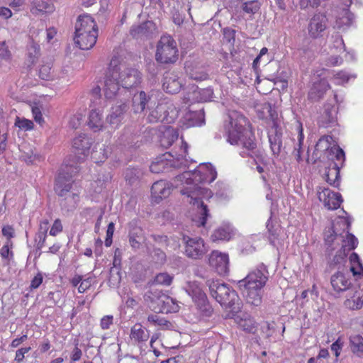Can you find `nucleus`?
Masks as SVG:
<instances>
[{
  "label": "nucleus",
  "instance_id": "nucleus-1",
  "mask_svg": "<svg viewBox=\"0 0 363 363\" xmlns=\"http://www.w3.org/2000/svg\"><path fill=\"white\" fill-rule=\"evenodd\" d=\"M216 177L217 172L211 164H201L194 171H185L174 180L175 187L179 189L183 201L197 206L199 218L193 221L198 226H204L208 216L207 206L201 200L212 196L210 189L202 188L199 184L211 183Z\"/></svg>",
  "mask_w": 363,
  "mask_h": 363
},
{
  "label": "nucleus",
  "instance_id": "nucleus-2",
  "mask_svg": "<svg viewBox=\"0 0 363 363\" xmlns=\"http://www.w3.org/2000/svg\"><path fill=\"white\" fill-rule=\"evenodd\" d=\"M158 101V91L147 93L141 91L133 97V110L135 113L148 111L147 120L150 123L162 122L172 123L178 117L179 110L174 104L166 99Z\"/></svg>",
  "mask_w": 363,
  "mask_h": 363
},
{
  "label": "nucleus",
  "instance_id": "nucleus-3",
  "mask_svg": "<svg viewBox=\"0 0 363 363\" xmlns=\"http://www.w3.org/2000/svg\"><path fill=\"white\" fill-rule=\"evenodd\" d=\"M350 225L349 218L340 217L331 228L325 231L324 240L327 249L333 251L340 247L331 261L333 266L344 265L348 252L357 246V239L349 233Z\"/></svg>",
  "mask_w": 363,
  "mask_h": 363
},
{
  "label": "nucleus",
  "instance_id": "nucleus-4",
  "mask_svg": "<svg viewBox=\"0 0 363 363\" xmlns=\"http://www.w3.org/2000/svg\"><path fill=\"white\" fill-rule=\"evenodd\" d=\"M229 121L225 125L228 133V142L233 145L242 147L240 155L242 157L257 156V145L255 138L247 127L248 122L245 117L237 111H231L228 115Z\"/></svg>",
  "mask_w": 363,
  "mask_h": 363
},
{
  "label": "nucleus",
  "instance_id": "nucleus-5",
  "mask_svg": "<svg viewBox=\"0 0 363 363\" xmlns=\"http://www.w3.org/2000/svg\"><path fill=\"white\" fill-rule=\"evenodd\" d=\"M268 279V271L264 264L250 272L238 286L247 302L258 306L262 302V289Z\"/></svg>",
  "mask_w": 363,
  "mask_h": 363
},
{
  "label": "nucleus",
  "instance_id": "nucleus-6",
  "mask_svg": "<svg viewBox=\"0 0 363 363\" xmlns=\"http://www.w3.org/2000/svg\"><path fill=\"white\" fill-rule=\"evenodd\" d=\"M97 37V25L92 16L80 15L75 23L74 44L81 50H88L94 46Z\"/></svg>",
  "mask_w": 363,
  "mask_h": 363
},
{
  "label": "nucleus",
  "instance_id": "nucleus-7",
  "mask_svg": "<svg viewBox=\"0 0 363 363\" xmlns=\"http://www.w3.org/2000/svg\"><path fill=\"white\" fill-rule=\"evenodd\" d=\"M206 284L209 288L211 296L223 308L229 311L228 316L233 317L240 310L239 297L235 291L228 285L218 280L208 279Z\"/></svg>",
  "mask_w": 363,
  "mask_h": 363
},
{
  "label": "nucleus",
  "instance_id": "nucleus-8",
  "mask_svg": "<svg viewBox=\"0 0 363 363\" xmlns=\"http://www.w3.org/2000/svg\"><path fill=\"white\" fill-rule=\"evenodd\" d=\"M188 145L186 143L182 141L181 147V154L177 157H174L169 153H165L155 162H153L150 169L153 173H160L168 172L171 167L181 168L186 166L187 160L184 158L187 152Z\"/></svg>",
  "mask_w": 363,
  "mask_h": 363
},
{
  "label": "nucleus",
  "instance_id": "nucleus-9",
  "mask_svg": "<svg viewBox=\"0 0 363 363\" xmlns=\"http://www.w3.org/2000/svg\"><path fill=\"white\" fill-rule=\"evenodd\" d=\"M65 169L62 171L56 179L55 191L60 196H65V201L69 208H73L77 206L79 201V194L78 191H70L73 179L72 176H65Z\"/></svg>",
  "mask_w": 363,
  "mask_h": 363
},
{
  "label": "nucleus",
  "instance_id": "nucleus-10",
  "mask_svg": "<svg viewBox=\"0 0 363 363\" xmlns=\"http://www.w3.org/2000/svg\"><path fill=\"white\" fill-rule=\"evenodd\" d=\"M176 41L170 35H162L157 43L155 57L161 63H174L178 58Z\"/></svg>",
  "mask_w": 363,
  "mask_h": 363
},
{
  "label": "nucleus",
  "instance_id": "nucleus-11",
  "mask_svg": "<svg viewBox=\"0 0 363 363\" xmlns=\"http://www.w3.org/2000/svg\"><path fill=\"white\" fill-rule=\"evenodd\" d=\"M115 61L114 69H116L120 74L119 81L121 86L124 89H128L138 86L141 82V74L135 68H127L122 64H118L116 60Z\"/></svg>",
  "mask_w": 363,
  "mask_h": 363
},
{
  "label": "nucleus",
  "instance_id": "nucleus-12",
  "mask_svg": "<svg viewBox=\"0 0 363 363\" xmlns=\"http://www.w3.org/2000/svg\"><path fill=\"white\" fill-rule=\"evenodd\" d=\"M328 71L325 69L317 70L312 77V86L308 92V97L313 101L321 99L325 92L330 88L325 79Z\"/></svg>",
  "mask_w": 363,
  "mask_h": 363
},
{
  "label": "nucleus",
  "instance_id": "nucleus-13",
  "mask_svg": "<svg viewBox=\"0 0 363 363\" xmlns=\"http://www.w3.org/2000/svg\"><path fill=\"white\" fill-rule=\"evenodd\" d=\"M115 61H111L104 78V92L106 98H114L121 89L119 72L114 69Z\"/></svg>",
  "mask_w": 363,
  "mask_h": 363
},
{
  "label": "nucleus",
  "instance_id": "nucleus-14",
  "mask_svg": "<svg viewBox=\"0 0 363 363\" xmlns=\"http://www.w3.org/2000/svg\"><path fill=\"white\" fill-rule=\"evenodd\" d=\"M183 239L185 243L184 253L189 258L200 259L208 250L204 240L201 238L184 236Z\"/></svg>",
  "mask_w": 363,
  "mask_h": 363
},
{
  "label": "nucleus",
  "instance_id": "nucleus-15",
  "mask_svg": "<svg viewBox=\"0 0 363 363\" xmlns=\"http://www.w3.org/2000/svg\"><path fill=\"white\" fill-rule=\"evenodd\" d=\"M183 288L200 310L208 311L207 296L196 281H187Z\"/></svg>",
  "mask_w": 363,
  "mask_h": 363
},
{
  "label": "nucleus",
  "instance_id": "nucleus-16",
  "mask_svg": "<svg viewBox=\"0 0 363 363\" xmlns=\"http://www.w3.org/2000/svg\"><path fill=\"white\" fill-rule=\"evenodd\" d=\"M208 263L220 275H225L229 271V257L225 252L212 251L208 257Z\"/></svg>",
  "mask_w": 363,
  "mask_h": 363
},
{
  "label": "nucleus",
  "instance_id": "nucleus-17",
  "mask_svg": "<svg viewBox=\"0 0 363 363\" xmlns=\"http://www.w3.org/2000/svg\"><path fill=\"white\" fill-rule=\"evenodd\" d=\"M318 199L324 206L330 210H335L340 207L342 199L339 193H335L328 188L320 187L318 190Z\"/></svg>",
  "mask_w": 363,
  "mask_h": 363
},
{
  "label": "nucleus",
  "instance_id": "nucleus-18",
  "mask_svg": "<svg viewBox=\"0 0 363 363\" xmlns=\"http://www.w3.org/2000/svg\"><path fill=\"white\" fill-rule=\"evenodd\" d=\"M342 8L337 11L335 16V27L339 29H346L350 27L353 22L354 16L349 11V7L352 4V0H340Z\"/></svg>",
  "mask_w": 363,
  "mask_h": 363
},
{
  "label": "nucleus",
  "instance_id": "nucleus-19",
  "mask_svg": "<svg viewBox=\"0 0 363 363\" xmlns=\"http://www.w3.org/2000/svg\"><path fill=\"white\" fill-rule=\"evenodd\" d=\"M328 18L324 13H315L310 20L308 26V35L313 38H317L326 29Z\"/></svg>",
  "mask_w": 363,
  "mask_h": 363
},
{
  "label": "nucleus",
  "instance_id": "nucleus-20",
  "mask_svg": "<svg viewBox=\"0 0 363 363\" xmlns=\"http://www.w3.org/2000/svg\"><path fill=\"white\" fill-rule=\"evenodd\" d=\"M91 145V140L85 134H80L74 138L72 147L74 149L75 153L79 155L78 162L83 160L89 154Z\"/></svg>",
  "mask_w": 363,
  "mask_h": 363
},
{
  "label": "nucleus",
  "instance_id": "nucleus-21",
  "mask_svg": "<svg viewBox=\"0 0 363 363\" xmlns=\"http://www.w3.org/2000/svg\"><path fill=\"white\" fill-rule=\"evenodd\" d=\"M213 91L211 88L198 89H194L192 92L187 94L183 99L184 104L193 102H206L213 98Z\"/></svg>",
  "mask_w": 363,
  "mask_h": 363
},
{
  "label": "nucleus",
  "instance_id": "nucleus-22",
  "mask_svg": "<svg viewBox=\"0 0 363 363\" xmlns=\"http://www.w3.org/2000/svg\"><path fill=\"white\" fill-rule=\"evenodd\" d=\"M173 184H169L165 180H160L155 182L152 186V200L159 203L162 199L167 198L171 193Z\"/></svg>",
  "mask_w": 363,
  "mask_h": 363
},
{
  "label": "nucleus",
  "instance_id": "nucleus-23",
  "mask_svg": "<svg viewBox=\"0 0 363 363\" xmlns=\"http://www.w3.org/2000/svg\"><path fill=\"white\" fill-rule=\"evenodd\" d=\"M330 283L335 291H346L352 285L350 273L337 272L331 277Z\"/></svg>",
  "mask_w": 363,
  "mask_h": 363
},
{
  "label": "nucleus",
  "instance_id": "nucleus-24",
  "mask_svg": "<svg viewBox=\"0 0 363 363\" xmlns=\"http://www.w3.org/2000/svg\"><path fill=\"white\" fill-rule=\"evenodd\" d=\"M42 31V29L40 30L38 28H35V27H32L30 30V41L28 45V57L30 63H34L35 61L40 56V46L35 40L39 35L40 32Z\"/></svg>",
  "mask_w": 363,
  "mask_h": 363
},
{
  "label": "nucleus",
  "instance_id": "nucleus-25",
  "mask_svg": "<svg viewBox=\"0 0 363 363\" xmlns=\"http://www.w3.org/2000/svg\"><path fill=\"white\" fill-rule=\"evenodd\" d=\"M182 86V81L174 72H167L163 78L162 87L167 92L172 94L178 93Z\"/></svg>",
  "mask_w": 363,
  "mask_h": 363
},
{
  "label": "nucleus",
  "instance_id": "nucleus-26",
  "mask_svg": "<svg viewBox=\"0 0 363 363\" xmlns=\"http://www.w3.org/2000/svg\"><path fill=\"white\" fill-rule=\"evenodd\" d=\"M235 233V230L230 223H223L216 228L211 235L213 242L228 241Z\"/></svg>",
  "mask_w": 363,
  "mask_h": 363
},
{
  "label": "nucleus",
  "instance_id": "nucleus-27",
  "mask_svg": "<svg viewBox=\"0 0 363 363\" xmlns=\"http://www.w3.org/2000/svg\"><path fill=\"white\" fill-rule=\"evenodd\" d=\"M282 130L281 128L274 124L269 130L268 138L272 152L274 155H278L282 146Z\"/></svg>",
  "mask_w": 363,
  "mask_h": 363
},
{
  "label": "nucleus",
  "instance_id": "nucleus-28",
  "mask_svg": "<svg viewBox=\"0 0 363 363\" xmlns=\"http://www.w3.org/2000/svg\"><path fill=\"white\" fill-rule=\"evenodd\" d=\"M179 309V306L176 300L167 295L162 296L159 306H153V311L156 313H176Z\"/></svg>",
  "mask_w": 363,
  "mask_h": 363
},
{
  "label": "nucleus",
  "instance_id": "nucleus-29",
  "mask_svg": "<svg viewBox=\"0 0 363 363\" xmlns=\"http://www.w3.org/2000/svg\"><path fill=\"white\" fill-rule=\"evenodd\" d=\"M126 109L125 104H121L112 107L111 113L107 117V121L113 128H117L120 125Z\"/></svg>",
  "mask_w": 363,
  "mask_h": 363
},
{
  "label": "nucleus",
  "instance_id": "nucleus-30",
  "mask_svg": "<svg viewBox=\"0 0 363 363\" xmlns=\"http://www.w3.org/2000/svg\"><path fill=\"white\" fill-rule=\"evenodd\" d=\"M345 306L350 310H358L363 306V285L355 289L352 296L345 301Z\"/></svg>",
  "mask_w": 363,
  "mask_h": 363
},
{
  "label": "nucleus",
  "instance_id": "nucleus-31",
  "mask_svg": "<svg viewBox=\"0 0 363 363\" xmlns=\"http://www.w3.org/2000/svg\"><path fill=\"white\" fill-rule=\"evenodd\" d=\"M150 337L149 332L139 323L135 324L130 329V338L135 343L145 342Z\"/></svg>",
  "mask_w": 363,
  "mask_h": 363
},
{
  "label": "nucleus",
  "instance_id": "nucleus-32",
  "mask_svg": "<svg viewBox=\"0 0 363 363\" xmlns=\"http://www.w3.org/2000/svg\"><path fill=\"white\" fill-rule=\"evenodd\" d=\"M179 137L178 131L171 126H167L160 135L161 145L165 148L170 147Z\"/></svg>",
  "mask_w": 363,
  "mask_h": 363
},
{
  "label": "nucleus",
  "instance_id": "nucleus-33",
  "mask_svg": "<svg viewBox=\"0 0 363 363\" xmlns=\"http://www.w3.org/2000/svg\"><path fill=\"white\" fill-rule=\"evenodd\" d=\"M103 116L101 110L99 108H91L89 116V126L94 131L100 130L103 127Z\"/></svg>",
  "mask_w": 363,
  "mask_h": 363
},
{
  "label": "nucleus",
  "instance_id": "nucleus-34",
  "mask_svg": "<svg viewBox=\"0 0 363 363\" xmlns=\"http://www.w3.org/2000/svg\"><path fill=\"white\" fill-rule=\"evenodd\" d=\"M267 228L269 233V239L270 243L273 246L277 247H279V246L282 245L283 240L284 238V236L283 235H281L282 229L278 226L273 230L272 226L270 225L269 220L267 223Z\"/></svg>",
  "mask_w": 363,
  "mask_h": 363
},
{
  "label": "nucleus",
  "instance_id": "nucleus-35",
  "mask_svg": "<svg viewBox=\"0 0 363 363\" xmlns=\"http://www.w3.org/2000/svg\"><path fill=\"white\" fill-rule=\"evenodd\" d=\"M164 296L165 294H162L160 290H149L145 293L144 298L148 307L153 311V306H159L162 296Z\"/></svg>",
  "mask_w": 363,
  "mask_h": 363
},
{
  "label": "nucleus",
  "instance_id": "nucleus-36",
  "mask_svg": "<svg viewBox=\"0 0 363 363\" xmlns=\"http://www.w3.org/2000/svg\"><path fill=\"white\" fill-rule=\"evenodd\" d=\"M332 142L333 138L330 135L321 137L315 145V151L320 154L326 152L328 150L333 152L334 147H332Z\"/></svg>",
  "mask_w": 363,
  "mask_h": 363
},
{
  "label": "nucleus",
  "instance_id": "nucleus-37",
  "mask_svg": "<svg viewBox=\"0 0 363 363\" xmlns=\"http://www.w3.org/2000/svg\"><path fill=\"white\" fill-rule=\"evenodd\" d=\"M185 119L188 121L187 127L201 126L204 124L203 113L202 111L192 112L186 114Z\"/></svg>",
  "mask_w": 363,
  "mask_h": 363
},
{
  "label": "nucleus",
  "instance_id": "nucleus-38",
  "mask_svg": "<svg viewBox=\"0 0 363 363\" xmlns=\"http://www.w3.org/2000/svg\"><path fill=\"white\" fill-rule=\"evenodd\" d=\"M153 26L152 22L147 21L140 25L134 26L131 28L130 34L134 38H139L140 36H147L149 34L148 30Z\"/></svg>",
  "mask_w": 363,
  "mask_h": 363
},
{
  "label": "nucleus",
  "instance_id": "nucleus-39",
  "mask_svg": "<svg viewBox=\"0 0 363 363\" xmlns=\"http://www.w3.org/2000/svg\"><path fill=\"white\" fill-rule=\"evenodd\" d=\"M186 72L190 79L196 81H203L207 79L208 74L203 71L201 67H191L186 65Z\"/></svg>",
  "mask_w": 363,
  "mask_h": 363
},
{
  "label": "nucleus",
  "instance_id": "nucleus-40",
  "mask_svg": "<svg viewBox=\"0 0 363 363\" xmlns=\"http://www.w3.org/2000/svg\"><path fill=\"white\" fill-rule=\"evenodd\" d=\"M351 350L358 356L363 354V337L359 335H352L350 337Z\"/></svg>",
  "mask_w": 363,
  "mask_h": 363
},
{
  "label": "nucleus",
  "instance_id": "nucleus-41",
  "mask_svg": "<svg viewBox=\"0 0 363 363\" xmlns=\"http://www.w3.org/2000/svg\"><path fill=\"white\" fill-rule=\"evenodd\" d=\"M350 262L351 264L350 271L354 275L363 274V266L357 253L353 252L351 254L350 256Z\"/></svg>",
  "mask_w": 363,
  "mask_h": 363
},
{
  "label": "nucleus",
  "instance_id": "nucleus-42",
  "mask_svg": "<svg viewBox=\"0 0 363 363\" xmlns=\"http://www.w3.org/2000/svg\"><path fill=\"white\" fill-rule=\"evenodd\" d=\"M355 77L354 74H349L345 71H340L333 75V81L337 85H343Z\"/></svg>",
  "mask_w": 363,
  "mask_h": 363
},
{
  "label": "nucleus",
  "instance_id": "nucleus-43",
  "mask_svg": "<svg viewBox=\"0 0 363 363\" xmlns=\"http://www.w3.org/2000/svg\"><path fill=\"white\" fill-rule=\"evenodd\" d=\"M261 4L257 0H252L244 2L242 4V11L247 14H255L260 9Z\"/></svg>",
  "mask_w": 363,
  "mask_h": 363
},
{
  "label": "nucleus",
  "instance_id": "nucleus-44",
  "mask_svg": "<svg viewBox=\"0 0 363 363\" xmlns=\"http://www.w3.org/2000/svg\"><path fill=\"white\" fill-rule=\"evenodd\" d=\"M340 170L337 168H332L325 174L326 182L330 185L337 186L340 184Z\"/></svg>",
  "mask_w": 363,
  "mask_h": 363
},
{
  "label": "nucleus",
  "instance_id": "nucleus-45",
  "mask_svg": "<svg viewBox=\"0 0 363 363\" xmlns=\"http://www.w3.org/2000/svg\"><path fill=\"white\" fill-rule=\"evenodd\" d=\"M296 130L298 133L297 140L298 142V148H296V147L295 148V152H296L295 156L296 157V160L298 161H300L301 160L300 150H301V143H303V139H304V135L303 133L302 123L298 120L296 121Z\"/></svg>",
  "mask_w": 363,
  "mask_h": 363
},
{
  "label": "nucleus",
  "instance_id": "nucleus-46",
  "mask_svg": "<svg viewBox=\"0 0 363 363\" xmlns=\"http://www.w3.org/2000/svg\"><path fill=\"white\" fill-rule=\"evenodd\" d=\"M173 277L168 273L162 272L156 275L153 283L155 284L169 286L172 282Z\"/></svg>",
  "mask_w": 363,
  "mask_h": 363
},
{
  "label": "nucleus",
  "instance_id": "nucleus-47",
  "mask_svg": "<svg viewBox=\"0 0 363 363\" xmlns=\"http://www.w3.org/2000/svg\"><path fill=\"white\" fill-rule=\"evenodd\" d=\"M328 0H299V6L302 9H316L323 6Z\"/></svg>",
  "mask_w": 363,
  "mask_h": 363
},
{
  "label": "nucleus",
  "instance_id": "nucleus-48",
  "mask_svg": "<svg viewBox=\"0 0 363 363\" xmlns=\"http://www.w3.org/2000/svg\"><path fill=\"white\" fill-rule=\"evenodd\" d=\"M141 175L142 172L138 168H128L125 172V178L130 184L135 182Z\"/></svg>",
  "mask_w": 363,
  "mask_h": 363
},
{
  "label": "nucleus",
  "instance_id": "nucleus-49",
  "mask_svg": "<svg viewBox=\"0 0 363 363\" xmlns=\"http://www.w3.org/2000/svg\"><path fill=\"white\" fill-rule=\"evenodd\" d=\"M39 77L43 80L52 79V65L50 62L45 63L40 67Z\"/></svg>",
  "mask_w": 363,
  "mask_h": 363
},
{
  "label": "nucleus",
  "instance_id": "nucleus-50",
  "mask_svg": "<svg viewBox=\"0 0 363 363\" xmlns=\"http://www.w3.org/2000/svg\"><path fill=\"white\" fill-rule=\"evenodd\" d=\"M147 321L154 325L168 327L169 323L157 314H151L147 317Z\"/></svg>",
  "mask_w": 363,
  "mask_h": 363
},
{
  "label": "nucleus",
  "instance_id": "nucleus-51",
  "mask_svg": "<svg viewBox=\"0 0 363 363\" xmlns=\"http://www.w3.org/2000/svg\"><path fill=\"white\" fill-rule=\"evenodd\" d=\"M15 125L23 130H30L33 128V123L28 119L17 117L15 121Z\"/></svg>",
  "mask_w": 363,
  "mask_h": 363
},
{
  "label": "nucleus",
  "instance_id": "nucleus-52",
  "mask_svg": "<svg viewBox=\"0 0 363 363\" xmlns=\"http://www.w3.org/2000/svg\"><path fill=\"white\" fill-rule=\"evenodd\" d=\"M12 242L7 240L6 242L0 250V255L3 259L9 260L13 257V252L11 250L12 248Z\"/></svg>",
  "mask_w": 363,
  "mask_h": 363
},
{
  "label": "nucleus",
  "instance_id": "nucleus-53",
  "mask_svg": "<svg viewBox=\"0 0 363 363\" xmlns=\"http://www.w3.org/2000/svg\"><path fill=\"white\" fill-rule=\"evenodd\" d=\"M65 163L66 164H65L61 167L59 174L62 172L63 169H65L67 172V174L65 173V176L68 177L72 175L73 177L78 172V167L77 166V163L74 164L72 162H67V161H65Z\"/></svg>",
  "mask_w": 363,
  "mask_h": 363
},
{
  "label": "nucleus",
  "instance_id": "nucleus-54",
  "mask_svg": "<svg viewBox=\"0 0 363 363\" xmlns=\"http://www.w3.org/2000/svg\"><path fill=\"white\" fill-rule=\"evenodd\" d=\"M239 325L243 330L249 333H253L255 328V321L251 318L241 320Z\"/></svg>",
  "mask_w": 363,
  "mask_h": 363
},
{
  "label": "nucleus",
  "instance_id": "nucleus-55",
  "mask_svg": "<svg viewBox=\"0 0 363 363\" xmlns=\"http://www.w3.org/2000/svg\"><path fill=\"white\" fill-rule=\"evenodd\" d=\"M333 48L337 52H341L342 51H345V44L342 37L336 34L333 35Z\"/></svg>",
  "mask_w": 363,
  "mask_h": 363
},
{
  "label": "nucleus",
  "instance_id": "nucleus-56",
  "mask_svg": "<svg viewBox=\"0 0 363 363\" xmlns=\"http://www.w3.org/2000/svg\"><path fill=\"white\" fill-rule=\"evenodd\" d=\"M83 118L82 113H77L74 114L69 121V125L72 129H77L81 124Z\"/></svg>",
  "mask_w": 363,
  "mask_h": 363
},
{
  "label": "nucleus",
  "instance_id": "nucleus-57",
  "mask_svg": "<svg viewBox=\"0 0 363 363\" xmlns=\"http://www.w3.org/2000/svg\"><path fill=\"white\" fill-rule=\"evenodd\" d=\"M324 114H325V123L327 124H332L335 122L336 111L333 107L330 108H325Z\"/></svg>",
  "mask_w": 363,
  "mask_h": 363
},
{
  "label": "nucleus",
  "instance_id": "nucleus-58",
  "mask_svg": "<svg viewBox=\"0 0 363 363\" xmlns=\"http://www.w3.org/2000/svg\"><path fill=\"white\" fill-rule=\"evenodd\" d=\"M113 323V316L112 315H106L103 316L100 320V327L102 330H108Z\"/></svg>",
  "mask_w": 363,
  "mask_h": 363
},
{
  "label": "nucleus",
  "instance_id": "nucleus-59",
  "mask_svg": "<svg viewBox=\"0 0 363 363\" xmlns=\"http://www.w3.org/2000/svg\"><path fill=\"white\" fill-rule=\"evenodd\" d=\"M143 240V236L135 235L133 233L130 235L129 242L131 247L134 249H138Z\"/></svg>",
  "mask_w": 363,
  "mask_h": 363
},
{
  "label": "nucleus",
  "instance_id": "nucleus-60",
  "mask_svg": "<svg viewBox=\"0 0 363 363\" xmlns=\"http://www.w3.org/2000/svg\"><path fill=\"white\" fill-rule=\"evenodd\" d=\"M62 231V225L61 220L60 219H56L54 221L49 233L52 236H55L57 234H59L60 233H61Z\"/></svg>",
  "mask_w": 363,
  "mask_h": 363
},
{
  "label": "nucleus",
  "instance_id": "nucleus-61",
  "mask_svg": "<svg viewBox=\"0 0 363 363\" xmlns=\"http://www.w3.org/2000/svg\"><path fill=\"white\" fill-rule=\"evenodd\" d=\"M30 350V347H22L21 349H18L16 352V356H15L14 360L17 363H21V362H23V359L25 357V354L28 353Z\"/></svg>",
  "mask_w": 363,
  "mask_h": 363
},
{
  "label": "nucleus",
  "instance_id": "nucleus-62",
  "mask_svg": "<svg viewBox=\"0 0 363 363\" xmlns=\"http://www.w3.org/2000/svg\"><path fill=\"white\" fill-rule=\"evenodd\" d=\"M342 58L339 55H333L326 60V65L328 66H338L342 63Z\"/></svg>",
  "mask_w": 363,
  "mask_h": 363
},
{
  "label": "nucleus",
  "instance_id": "nucleus-63",
  "mask_svg": "<svg viewBox=\"0 0 363 363\" xmlns=\"http://www.w3.org/2000/svg\"><path fill=\"white\" fill-rule=\"evenodd\" d=\"M43 280V277L41 273H38L36 276L33 277V279L31 280L30 282V289H38L40 284H42Z\"/></svg>",
  "mask_w": 363,
  "mask_h": 363
},
{
  "label": "nucleus",
  "instance_id": "nucleus-64",
  "mask_svg": "<svg viewBox=\"0 0 363 363\" xmlns=\"http://www.w3.org/2000/svg\"><path fill=\"white\" fill-rule=\"evenodd\" d=\"M32 113L33 115L34 120L36 123H39L40 125H43L45 122L44 118L43 117L42 113L39 108L34 107L32 108Z\"/></svg>",
  "mask_w": 363,
  "mask_h": 363
}]
</instances>
